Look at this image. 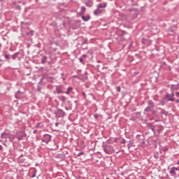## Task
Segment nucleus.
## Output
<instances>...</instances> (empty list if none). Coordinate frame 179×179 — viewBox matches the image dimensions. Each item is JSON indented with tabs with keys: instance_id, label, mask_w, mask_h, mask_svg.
<instances>
[{
	"instance_id": "nucleus-14",
	"label": "nucleus",
	"mask_w": 179,
	"mask_h": 179,
	"mask_svg": "<svg viewBox=\"0 0 179 179\" xmlns=\"http://www.w3.org/2000/svg\"><path fill=\"white\" fill-rule=\"evenodd\" d=\"M42 127H43V125H42L41 123H38V124H36V127H37V128H41Z\"/></svg>"
},
{
	"instance_id": "nucleus-11",
	"label": "nucleus",
	"mask_w": 179,
	"mask_h": 179,
	"mask_svg": "<svg viewBox=\"0 0 179 179\" xmlns=\"http://www.w3.org/2000/svg\"><path fill=\"white\" fill-rule=\"evenodd\" d=\"M148 127L150 129L155 127L152 123H148Z\"/></svg>"
},
{
	"instance_id": "nucleus-32",
	"label": "nucleus",
	"mask_w": 179,
	"mask_h": 179,
	"mask_svg": "<svg viewBox=\"0 0 179 179\" xmlns=\"http://www.w3.org/2000/svg\"><path fill=\"white\" fill-rule=\"evenodd\" d=\"M0 150H1V145H0Z\"/></svg>"
},
{
	"instance_id": "nucleus-28",
	"label": "nucleus",
	"mask_w": 179,
	"mask_h": 179,
	"mask_svg": "<svg viewBox=\"0 0 179 179\" xmlns=\"http://www.w3.org/2000/svg\"><path fill=\"white\" fill-rule=\"evenodd\" d=\"M83 57H84L85 58H86V55H83Z\"/></svg>"
},
{
	"instance_id": "nucleus-27",
	"label": "nucleus",
	"mask_w": 179,
	"mask_h": 179,
	"mask_svg": "<svg viewBox=\"0 0 179 179\" xmlns=\"http://www.w3.org/2000/svg\"><path fill=\"white\" fill-rule=\"evenodd\" d=\"M83 96H86V94L85 92H83Z\"/></svg>"
},
{
	"instance_id": "nucleus-31",
	"label": "nucleus",
	"mask_w": 179,
	"mask_h": 179,
	"mask_svg": "<svg viewBox=\"0 0 179 179\" xmlns=\"http://www.w3.org/2000/svg\"><path fill=\"white\" fill-rule=\"evenodd\" d=\"M178 164H179V161L178 162Z\"/></svg>"
},
{
	"instance_id": "nucleus-25",
	"label": "nucleus",
	"mask_w": 179,
	"mask_h": 179,
	"mask_svg": "<svg viewBox=\"0 0 179 179\" xmlns=\"http://www.w3.org/2000/svg\"><path fill=\"white\" fill-rule=\"evenodd\" d=\"M80 62H83V59L80 58Z\"/></svg>"
},
{
	"instance_id": "nucleus-1",
	"label": "nucleus",
	"mask_w": 179,
	"mask_h": 179,
	"mask_svg": "<svg viewBox=\"0 0 179 179\" xmlns=\"http://www.w3.org/2000/svg\"><path fill=\"white\" fill-rule=\"evenodd\" d=\"M103 151L105 153H107V155H112V153H114V148L111 145H107L104 149Z\"/></svg>"
},
{
	"instance_id": "nucleus-5",
	"label": "nucleus",
	"mask_w": 179,
	"mask_h": 179,
	"mask_svg": "<svg viewBox=\"0 0 179 179\" xmlns=\"http://www.w3.org/2000/svg\"><path fill=\"white\" fill-rule=\"evenodd\" d=\"M107 7V3H100L98 6V8L101 9L103 8H106Z\"/></svg>"
},
{
	"instance_id": "nucleus-13",
	"label": "nucleus",
	"mask_w": 179,
	"mask_h": 179,
	"mask_svg": "<svg viewBox=\"0 0 179 179\" xmlns=\"http://www.w3.org/2000/svg\"><path fill=\"white\" fill-rule=\"evenodd\" d=\"M71 90H73L72 87H69L67 89V92H66V94H69V92H71Z\"/></svg>"
},
{
	"instance_id": "nucleus-19",
	"label": "nucleus",
	"mask_w": 179,
	"mask_h": 179,
	"mask_svg": "<svg viewBox=\"0 0 179 179\" xmlns=\"http://www.w3.org/2000/svg\"><path fill=\"white\" fill-rule=\"evenodd\" d=\"M94 118H96V119L99 118V115L98 114H95L94 115Z\"/></svg>"
},
{
	"instance_id": "nucleus-18",
	"label": "nucleus",
	"mask_w": 179,
	"mask_h": 179,
	"mask_svg": "<svg viewBox=\"0 0 179 179\" xmlns=\"http://www.w3.org/2000/svg\"><path fill=\"white\" fill-rule=\"evenodd\" d=\"M117 92H121V87H117Z\"/></svg>"
},
{
	"instance_id": "nucleus-20",
	"label": "nucleus",
	"mask_w": 179,
	"mask_h": 179,
	"mask_svg": "<svg viewBox=\"0 0 179 179\" xmlns=\"http://www.w3.org/2000/svg\"><path fill=\"white\" fill-rule=\"evenodd\" d=\"M151 131H152V132L154 133V134H155V127H152V129H151Z\"/></svg>"
},
{
	"instance_id": "nucleus-26",
	"label": "nucleus",
	"mask_w": 179,
	"mask_h": 179,
	"mask_svg": "<svg viewBox=\"0 0 179 179\" xmlns=\"http://www.w3.org/2000/svg\"><path fill=\"white\" fill-rule=\"evenodd\" d=\"M34 134H37V130H34Z\"/></svg>"
},
{
	"instance_id": "nucleus-22",
	"label": "nucleus",
	"mask_w": 179,
	"mask_h": 179,
	"mask_svg": "<svg viewBox=\"0 0 179 179\" xmlns=\"http://www.w3.org/2000/svg\"><path fill=\"white\" fill-rule=\"evenodd\" d=\"M55 127H58V125H59V123L56 122V123L55 124Z\"/></svg>"
},
{
	"instance_id": "nucleus-10",
	"label": "nucleus",
	"mask_w": 179,
	"mask_h": 179,
	"mask_svg": "<svg viewBox=\"0 0 179 179\" xmlns=\"http://www.w3.org/2000/svg\"><path fill=\"white\" fill-rule=\"evenodd\" d=\"M56 92L57 93V94H59L62 93V90H61V88L57 87L56 89Z\"/></svg>"
},
{
	"instance_id": "nucleus-3",
	"label": "nucleus",
	"mask_w": 179,
	"mask_h": 179,
	"mask_svg": "<svg viewBox=\"0 0 179 179\" xmlns=\"http://www.w3.org/2000/svg\"><path fill=\"white\" fill-rule=\"evenodd\" d=\"M176 171H178V168L177 167H173L169 169V173L171 174V176H176Z\"/></svg>"
},
{
	"instance_id": "nucleus-12",
	"label": "nucleus",
	"mask_w": 179,
	"mask_h": 179,
	"mask_svg": "<svg viewBox=\"0 0 179 179\" xmlns=\"http://www.w3.org/2000/svg\"><path fill=\"white\" fill-rule=\"evenodd\" d=\"M86 12V8L85 7H81V13H85Z\"/></svg>"
},
{
	"instance_id": "nucleus-29",
	"label": "nucleus",
	"mask_w": 179,
	"mask_h": 179,
	"mask_svg": "<svg viewBox=\"0 0 179 179\" xmlns=\"http://www.w3.org/2000/svg\"><path fill=\"white\" fill-rule=\"evenodd\" d=\"M176 103H179V99H178V100L176 101Z\"/></svg>"
},
{
	"instance_id": "nucleus-8",
	"label": "nucleus",
	"mask_w": 179,
	"mask_h": 179,
	"mask_svg": "<svg viewBox=\"0 0 179 179\" xmlns=\"http://www.w3.org/2000/svg\"><path fill=\"white\" fill-rule=\"evenodd\" d=\"M82 19L84 20L85 22H87V20H89L90 19V15H87L86 17L83 16Z\"/></svg>"
},
{
	"instance_id": "nucleus-23",
	"label": "nucleus",
	"mask_w": 179,
	"mask_h": 179,
	"mask_svg": "<svg viewBox=\"0 0 179 179\" xmlns=\"http://www.w3.org/2000/svg\"><path fill=\"white\" fill-rule=\"evenodd\" d=\"M176 97H179V92L176 93Z\"/></svg>"
},
{
	"instance_id": "nucleus-21",
	"label": "nucleus",
	"mask_w": 179,
	"mask_h": 179,
	"mask_svg": "<svg viewBox=\"0 0 179 179\" xmlns=\"http://www.w3.org/2000/svg\"><path fill=\"white\" fill-rule=\"evenodd\" d=\"M171 97L174 99V92L171 93Z\"/></svg>"
},
{
	"instance_id": "nucleus-24",
	"label": "nucleus",
	"mask_w": 179,
	"mask_h": 179,
	"mask_svg": "<svg viewBox=\"0 0 179 179\" xmlns=\"http://www.w3.org/2000/svg\"><path fill=\"white\" fill-rule=\"evenodd\" d=\"M5 57H6V58H9V55H5Z\"/></svg>"
},
{
	"instance_id": "nucleus-7",
	"label": "nucleus",
	"mask_w": 179,
	"mask_h": 179,
	"mask_svg": "<svg viewBox=\"0 0 179 179\" xmlns=\"http://www.w3.org/2000/svg\"><path fill=\"white\" fill-rule=\"evenodd\" d=\"M155 128H158L157 131H158L159 134H160V132H162V131H163V126L156 125Z\"/></svg>"
},
{
	"instance_id": "nucleus-17",
	"label": "nucleus",
	"mask_w": 179,
	"mask_h": 179,
	"mask_svg": "<svg viewBox=\"0 0 179 179\" xmlns=\"http://www.w3.org/2000/svg\"><path fill=\"white\" fill-rule=\"evenodd\" d=\"M148 104L152 107L153 106V102L149 101Z\"/></svg>"
},
{
	"instance_id": "nucleus-2",
	"label": "nucleus",
	"mask_w": 179,
	"mask_h": 179,
	"mask_svg": "<svg viewBox=\"0 0 179 179\" xmlns=\"http://www.w3.org/2000/svg\"><path fill=\"white\" fill-rule=\"evenodd\" d=\"M51 135L50 134H45L43 136V138L42 139V142H44L45 143H48L50 141H51Z\"/></svg>"
},
{
	"instance_id": "nucleus-6",
	"label": "nucleus",
	"mask_w": 179,
	"mask_h": 179,
	"mask_svg": "<svg viewBox=\"0 0 179 179\" xmlns=\"http://www.w3.org/2000/svg\"><path fill=\"white\" fill-rule=\"evenodd\" d=\"M100 13H101V10L97 7V9L94 11V15H100Z\"/></svg>"
},
{
	"instance_id": "nucleus-9",
	"label": "nucleus",
	"mask_w": 179,
	"mask_h": 179,
	"mask_svg": "<svg viewBox=\"0 0 179 179\" xmlns=\"http://www.w3.org/2000/svg\"><path fill=\"white\" fill-rule=\"evenodd\" d=\"M5 138H9V134H5V133L2 134H1V138L3 139Z\"/></svg>"
},
{
	"instance_id": "nucleus-30",
	"label": "nucleus",
	"mask_w": 179,
	"mask_h": 179,
	"mask_svg": "<svg viewBox=\"0 0 179 179\" xmlns=\"http://www.w3.org/2000/svg\"><path fill=\"white\" fill-rule=\"evenodd\" d=\"M146 111H148V109H145Z\"/></svg>"
},
{
	"instance_id": "nucleus-16",
	"label": "nucleus",
	"mask_w": 179,
	"mask_h": 179,
	"mask_svg": "<svg viewBox=\"0 0 179 179\" xmlns=\"http://www.w3.org/2000/svg\"><path fill=\"white\" fill-rule=\"evenodd\" d=\"M82 155H85V152H81L78 153L77 156H78V157H79L82 156Z\"/></svg>"
},
{
	"instance_id": "nucleus-15",
	"label": "nucleus",
	"mask_w": 179,
	"mask_h": 179,
	"mask_svg": "<svg viewBox=\"0 0 179 179\" xmlns=\"http://www.w3.org/2000/svg\"><path fill=\"white\" fill-rule=\"evenodd\" d=\"M61 100H62V101H66V97H65V96H62Z\"/></svg>"
},
{
	"instance_id": "nucleus-4",
	"label": "nucleus",
	"mask_w": 179,
	"mask_h": 179,
	"mask_svg": "<svg viewBox=\"0 0 179 179\" xmlns=\"http://www.w3.org/2000/svg\"><path fill=\"white\" fill-rule=\"evenodd\" d=\"M165 98L167 99L168 101H174V98H172L171 96H170V94H166L165 96Z\"/></svg>"
}]
</instances>
